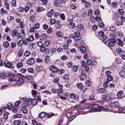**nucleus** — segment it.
Instances as JSON below:
<instances>
[{"mask_svg": "<svg viewBox=\"0 0 125 125\" xmlns=\"http://www.w3.org/2000/svg\"><path fill=\"white\" fill-rule=\"evenodd\" d=\"M31 54L30 52L29 51L27 50L24 53V55L26 56H28Z\"/></svg>", "mask_w": 125, "mask_h": 125, "instance_id": "nucleus-49", "label": "nucleus"}, {"mask_svg": "<svg viewBox=\"0 0 125 125\" xmlns=\"http://www.w3.org/2000/svg\"><path fill=\"white\" fill-rule=\"evenodd\" d=\"M80 52L82 53H84L86 51V49L85 47L84 46H81L79 47Z\"/></svg>", "mask_w": 125, "mask_h": 125, "instance_id": "nucleus-16", "label": "nucleus"}, {"mask_svg": "<svg viewBox=\"0 0 125 125\" xmlns=\"http://www.w3.org/2000/svg\"><path fill=\"white\" fill-rule=\"evenodd\" d=\"M23 40H21L18 42V45L19 46H21L23 45Z\"/></svg>", "mask_w": 125, "mask_h": 125, "instance_id": "nucleus-51", "label": "nucleus"}, {"mask_svg": "<svg viewBox=\"0 0 125 125\" xmlns=\"http://www.w3.org/2000/svg\"><path fill=\"white\" fill-rule=\"evenodd\" d=\"M63 91L62 89H59L57 90V92L58 96H60Z\"/></svg>", "mask_w": 125, "mask_h": 125, "instance_id": "nucleus-34", "label": "nucleus"}, {"mask_svg": "<svg viewBox=\"0 0 125 125\" xmlns=\"http://www.w3.org/2000/svg\"><path fill=\"white\" fill-rule=\"evenodd\" d=\"M6 76H9L10 74V73L7 71H5L3 73Z\"/></svg>", "mask_w": 125, "mask_h": 125, "instance_id": "nucleus-53", "label": "nucleus"}, {"mask_svg": "<svg viewBox=\"0 0 125 125\" xmlns=\"http://www.w3.org/2000/svg\"><path fill=\"white\" fill-rule=\"evenodd\" d=\"M123 94V92L122 91H120L118 92L117 95L118 97H120Z\"/></svg>", "mask_w": 125, "mask_h": 125, "instance_id": "nucleus-52", "label": "nucleus"}, {"mask_svg": "<svg viewBox=\"0 0 125 125\" xmlns=\"http://www.w3.org/2000/svg\"><path fill=\"white\" fill-rule=\"evenodd\" d=\"M116 42L115 39H110V41L108 43V45L112 47L115 45V42Z\"/></svg>", "mask_w": 125, "mask_h": 125, "instance_id": "nucleus-7", "label": "nucleus"}, {"mask_svg": "<svg viewBox=\"0 0 125 125\" xmlns=\"http://www.w3.org/2000/svg\"><path fill=\"white\" fill-rule=\"evenodd\" d=\"M118 14L121 16H123L124 14V11L122 9H118Z\"/></svg>", "mask_w": 125, "mask_h": 125, "instance_id": "nucleus-25", "label": "nucleus"}, {"mask_svg": "<svg viewBox=\"0 0 125 125\" xmlns=\"http://www.w3.org/2000/svg\"><path fill=\"white\" fill-rule=\"evenodd\" d=\"M54 13V11L53 9H51L48 12L47 14V16L48 17L51 18L53 15Z\"/></svg>", "mask_w": 125, "mask_h": 125, "instance_id": "nucleus-11", "label": "nucleus"}, {"mask_svg": "<svg viewBox=\"0 0 125 125\" xmlns=\"http://www.w3.org/2000/svg\"><path fill=\"white\" fill-rule=\"evenodd\" d=\"M116 52L117 54H118L120 55H121L124 53V51H123L121 48L120 47L116 49Z\"/></svg>", "mask_w": 125, "mask_h": 125, "instance_id": "nucleus-15", "label": "nucleus"}, {"mask_svg": "<svg viewBox=\"0 0 125 125\" xmlns=\"http://www.w3.org/2000/svg\"><path fill=\"white\" fill-rule=\"evenodd\" d=\"M97 91L98 92L100 93H106L107 92L106 90L104 88L99 89Z\"/></svg>", "mask_w": 125, "mask_h": 125, "instance_id": "nucleus-29", "label": "nucleus"}, {"mask_svg": "<svg viewBox=\"0 0 125 125\" xmlns=\"http://www.w3.org/2000/svg\"><path fill=\"white\" fill-rule=\"evenodd\" d=\"M3 45L4 47L6 48H8L9 46V44L7 42H5L3 43Z\"/></svg>", "mask_w": 125, "mask_h": 125, "instance_id": "nucleus-46", "label": "nucleus"}, {"mask_svg": "<svg viewBox=\"0 0 125 125\" xmlns=\"http://www.w3.org/2000/svg\"><path fill=\"white\" fill-rule=\"evenodd\" d=\"M9 114V113L6 112L3 114L5 120H6L8 118V115Z\"/></svg>", "mask_w": 125, "mask_h": 125, "instance_id": "nucleus-55", "label": "nucleus"}, {"mask_svg": "<svg viewBox=\"0 0 125 125\" xmlns=\"http://www.w3.org/2000/svg\"><path fill=\"white\" fill-rule=\"evenodd\" d=\"M27 63L30 65L34 64L35 63V60L34 58L31 57L29 59L27 62Z\"/></svg>", "mask_w": 125, "mask_h": 125, "instance_id": "nucleus-6", "label": "nucleus"}, {"mask_svg": "<svg viewBox=\"0 0 125 125\" xmlns=\"http://www.w3.org/2000/svg\"><path fill=\"white\" fill-rule=\"evenodd\" d=\"M92 12V10L91 9H90L89 10L87 14L88 16H90L91 15Z\"/></svg>", "mask_w": 125, "mask_h": 125, "instance_id": "nucleus-61", "label": "nucleus"}, {"mask_svg": "<svg viewBox=\"0 0 125 125\" xmlns=\"http://www.w3.org/2000/svg\"><path fill=\"white\" fill-rule=\"evenodd\" d=\"M10 78L8 79V81L10 82H12L13 81H15L16 80V79H13L15 78L14 75L12 74H10L9 76Z\"/></svg>", "mask_w": 125, "mask_h": 125, "instance_id": "nucleus-9", "label": "nucleus"}, {"mask_svg": "<svg viewBox=\"0 0 125 125\" xmlns=\"http://www.w3.org/2000/svg\"><path fill=\"white\" fill-rule=\"evenodd\" d=\"M56 21L55 20L54 18H52L50 19V23L51 25H53L55 24Z\"/></svg>", "mask_w": 125, "mask_h": 125, "instance_id": "nucleus-45", "label": "nucleus"}, {"mask_svg": "<svg viewBox=\"0 0 125 125\" xmlns=\"http://www.w3.org/2000/svg\"><path fill=\"white\" fill-rule=\"evenodd\" d=\"M88 108L89 109H91V110L90 111H89L88 112H92V111H93V110L92 109H96V111H98V112H100L101 111V109L100 108V109H99L98 108H94V107L92 106H90Z\"/></svg>", "mask_w": 125, "mask_h": 125, "instance_id": "nucleus-23", "label": "nucleus"}, {"mask_svg": "<svg viewBox=\"0 0 125 125\" xmlns=\"http://www.w3.org/2000/svg\"><path fill=\"white\" fill-rule=\"evenodd\" d=\"M86 75L83 72H82L81 74L80 75V80H83L84 79H86Z\"/></svg>", "mask_w": 125, "mask_h": 125, "instance_id": "nucleus-13", "label": "nucleus"}, {"mask_svg": "<svg viewBox=\"0 0 125 125\" xmlns=\"http://www.w3.org/2000/svg\"><path fill=\"white\" fill-rule=\"evenodd\" d=\"M70 98L76 101H77L79 99V97L77 95H75L73 93H72L70 95Z\"/></svg>", "mask_w": 125, "mask_h": 125, "instance_id": "nucleus-8", "label": "nucleus"}, {"mask_svg": "<svg viewBox=\"0 0 125 125\" xmlns=\"http://www.w3.org/2000/svg\"><path fill=\"white\" fill-rule=\"evenodd\" d=\"M109 83L108 81H106L105 82L103 83V87L104 88H106L107 87Z\"/></svg>", "mask_w": 125, "mask_h": 125, "instance_id": "nucleus-63", "label": "nucleus"}, {"mask_svg": "<svg viewBox=\"0 0 125 125\" xmlns=\"http://www.w3.org/2000/svg\"><path fill=\"white\" fill-rule=\"evenodd\" d=\"M66 116L67 118H70L69 120L70 121H72L75 117L73 118H72L73 117L72 116V114L70 112L67 113L66 114Z\"/></svg>", "mask_w": 125, "mask_h": 125, "instance_id": "nucleus-14", "label": "nucleus"}, {"mask_svg": "<svg viewBox=\"0 0 125 125\" xmlns=\"http://www.w3.org/2000/svg\"><path fill=\"white\" fill-rule=\"evenodd\" d=\"M23 51L21 50H20L18 53V56L20 57L23 55Z\"/></svg>", "mask_w": 125, "mask_h": 125, "instance_id": "nucleus-56", "label": "nucleus"}, {"mask_svg": "<svg viewBox=\"0 0 125 125\" xmlns=\"http://www.w3.org/2000/svg\"><path fill=\"white\" fill-rule=\"evenodd\" d=\"M82 3L84 4L86 7L89 8L91 5L90 2L87 1L85 0H81Z\"/></svg>", "mask_w": 125, "mask_h": 125, "instance_id": "nucleus-12", "label": "nucleus"}, {"mask_svg": "<svg viewBox=\"0 0 125 125\" xmlns=\"http://www.w3.org/2000/svg\"><path fill=\"white\" fill-rule=\"evenodd\" d=\"M45 9L43 7H38L37 10V12H40L45 10Z\"/></svg>", "mask_w": 125, "mask_h": 125, "instance_id": "nucleus-30", "label": "nucleus"}, {"mask_svg": "<svg viewBox=\"0 0 125 125\" xmlns=\"http://www.w3.org/2000/svg\"><path fill=\"white\" fill-rule=\"evenodd\" d=\"M21 121L20 120H15L13 122V125H19L21 123Z\"/></svg>", "mask_w": 125, "mask_h": 125, "instance_id": "nucleus-32", "label": "nucleus"}, {"mask_svg": "<svg viewBox=\"0 0 125 125\" xmlns=\"http://www.w3.org/2000/svg\"><path fill=\"white\" fill-rule=\"evenodd\" d=\"M69 36L71 38H74L75 41H79L81 38L80 36V33L79 31L75 32L73 35L72 34H70Z\"/></svg>", "mask_w": 125, "mask_h": 125, "instance_id": "nucleus-1", "label": "nucleus"}, {"mask_svg": "<svg viewBox=\"0 0 125 125\" xmlns=\"http://www.w3.org/2000/svg\"><path fill=\"white\" fill-rule=\"evenodd\" d=\"M30 41L29 40V38H27L24 41V45H27L29 43Z\"/></svg>", "mask_w": 125, "mask_h": 125, "instance_id": "nucleus-50", "label": "nucleus"}, {"mask_svg": "<svg viewBox=\"0 0 125 125\" xmlns=\"http://www.w3.org/2000/svg\"><path fill=\"white\" fill-rule=\"evenodd\" d=\"M63 79L65 82H67L69 79V76L67 74H65L63 77Z\"/></svg>", "mask_w": 125, "mask_h": 125, "instance_id": "nucleus-17", "label": "nucleus"}, {"mask_svg": "<svg viewBox=\"0 0 125 125\" xmlns=\"http://www.w3.org/2000/svg\"><path fill=\"white\" fill-rule=\"evenodd\" d=\"M47 37V35L45 34H42L39 37L40 40L42 41L46 39Z\"/></svg>", "mask_w": 125, "mask_h": 125, "instance_id": "nucleus-22", "label": "nucleus"}, {"mask_svg": "<svg viewBox=\"0 0 125 125\" xmlns=\"http://www.w3.org/2000/svg\"><path fill=\"white\" fill-rule=\"evenodd\" d=\"M18 106H16L14 105V106L12 107V111L13 113H16L18 109Z\"/></svg>", "mask_w": 125, "mask_h": 125, "instance_id": "nucleus-33", "label": "nucleus"}, {"mask_svg": "<svg viewBox=\"0 0 125 125\" xmlns=\"http://www.w3.org/2000/svg\"><path fill=\"white\" fill-rule=\"evenodd\" d=\"M17 32V31L16 30H14L11 32V35L12 36H15L16 35Z\"/></svg>", "mask_w": 125, "mask_h": 125, "instance_id": "nucleus-42", "label": "nucleus"}, {"mask_svg": "<svg viewBox=\"0 0 125 125\" xmlns=\"http://www.w3.org/2000/svg\"><path fill=\"white\" fill-rule=\"evenodd\" d=\"M45 115L44 112H41L39 114V117L40 118H43L45 117Z\"/></svg>", "mask_w": 125, "mask_h": 125, "instance_id": "nucleus-36", "label": "nucleus"}, {"mask_svg": "<svg viewBox=\"0 0 125 125\" xmlns=\"http://www.w3.org/2000/svg\"><path fill=\"white\" fill-rule=\"evenodd\" d=\"M21 103V101H16L15 103V104L14 105L16 106H18Z\"/></svg>", "mask_w": 125, "mask_h": 125, "instance_id": "nucleus-64", "label": "nucleus"}, {"mask_svg": "<svg viewBox=\"0 0 125 125\" xmlns=\"http://www.w3.org/2000/svg\"><path fill=\"white\" fill-rule=\"evenodd\" d=\"M76 30L78 31H80L83 30V28L82 25L79 24L78 25L76 26Z\"/></svg>", "mask_w": 125, "mask_h": 125, "instance_id": "nucleus-20", "label": "nucleus"}, {"mask_svg": "<svg viewBox=\"0 0 125 125\" xmlns=\"http://www.w3.org/2000/svg\"><path fill=\"white\" fill-rule=\"evenodd\" d=\"M30 102L31 104H32L33 105H36L38 103L37 100L35 98L33 99L31 98Z\"/></svg>", "mask_w": 125, "mask_h": 125, "instance_id": "nucleus-19", "label": "nucleus"}, {"mask_svg": "<svg viewBox=\"0 0 125 125\" xmlns=\"http://www.w3.org/2000/svg\"><path fill=\"white\" fill-rule=\"evenodd\" d=\"M35 45L34 43H32L31 44H29L28 48L30 50H34V46Z\"/></svg>", "mask_w": 125, "mask_h": 125, "instance_id": "nucleus-21", "label": "nucleus"}, {"mask_svg": "<svg viewBox=\"0 0 125 125\" xmlns=\"http://www.w3.org/2000/svg\"><path fill=\"white\" fill-rule=\"evenodd\" d=\"M50 70L53 72L56 73L59 71L58 68L55 65L50 66L49 67Z\"/></svg>", "mask_w": 125, "mask_h": 125, "instance_id": "nucleus-5", "label": "nucleus"}, {"mask_svg": "<svg viewBox=\"0 0 125 125\" xmlns=\"http://www.w3.org/2000/svg\"><path fill=\"white\" fill-rule=\"evenodd\" d=\"M27 70L29 72L32 73H33L34 72L33 69L32 68H28L27 69Z\"/></svg>", "mask_w": 125, "mask_h": 125, "instance_id": "nucleus-62", "label": "nucleus"}, {"mask_svg": "<svg viewBox=\"0 0 125 125\" xmlns=\"http://www.w3.org/2000/svg\"><path fill=\"white\" fill-rule=\"evenodd\" d=\"M13 106V105L12 103H8L6 104V108L8 109H10Z\"/></svg>", "mask_w": 125, "mask_h": 125, "instance_id": "nucleus-28", "label": "nucleus"}, {"mask_svg": "<svg viewBox=\"0 0 125 125\" xmlns=\"http://www.w3.org/2000/svg\"><path fill=\"white\" fill-rule=\"evenodd\" d=\"M68 21L69 22L68 26L70 29H73L75 27V24L73 22V20L72 19H68Z\"/></svg>", "mask_w": 125, "mask_h": 125, "instance_id": "nucleus-2", "label": "nucleus"}, {"mask_svg": "<svg viewBox=\"0 0 125 125\" xmlns=\"http://www.w3.org/2000/svg\"><path fill=\"white\" fill-rule=\"evenodd\" d=\"M3 64L4 66L7 68H10L12 66V64L7 61L5 60Z\"/></svg>", "mask_w": 125, "mask_h": 125, "instance_id": "nucleus-10", "label": "nucleus"}, {"mask_svg": "<svg viewBox=\"0 0 125 125\" xmlns=\"http://www.w3.org/2000/svg\"><path fill=\"white\" fill-rule=\"evenodd\" d=\"M51 42L50 41L47 40L44 42V44L46 46H47L50 45Z\"/></svg>", "mask_w": 125, "mask_h": 125, "instance_id": "nucleus-48", "label": "nucleus"}, {"mask_svg": "<svg viewBox=\"0 0 125 125\" xmlns=\"http://www.w3.org/2000/svg\"><path fill=\"white\" fill-rule=\"evenodd\" d=\"M107 96L106 95L102 94L101 95V100L104 101L107 98Z\"/></svg>", "mask_w": 125, "mask_h": 125, "instance_id": "nucleus-40", "label": "nucleus"}, {"mask_svg": "<svg viewBox=\"0 0 125 125\" xmlns=\"http://www.w3.org/2000/svg\"><path fill=\"white\" fill-rule=\"evenodd\" d=\"M24 78L30 80H33L34 79V77L33 76H32L30 75L26 76H24Z\"/></svg>", "mask_w": 125, "mask_h": 125, "instance_id": "nucleus-26", "label": "nucleus"}, {"mask_svg": "<svg viewBox=\"0 0 125 125\" xmlns=\"http://www.w3.org/2000/svg\"><path fill=\"white\" fill-rule=\"evenodd\" d=\"M117 34L120 37H122L124 36V35L123 33L121 31H117Z\"/></svg>", "mask_w": 125, "mask_h": 125, "instance_id": "nucleus-38", "label": "nucleus"}, {"mask_svg": "<svg viewBox=\"0 0 125 125\" xmlns=\"http://www.w3.org/2000/svg\"><path fill=\"white\" fill-rule=\"evenodd\" d=\"M119 75L122 77L125 78V71H121L119 72Z\"/></svg>", "mask_w": 125, "mask_h": 125, "instance_id": "nucleus-27", "label": "nucleus"}, {"mask_svg": "<svg viewBox=\"0 0 125 125\" xmlns=\"http://www.w3.org/2000/svg\"><path fill=\"white\" fill-rule=\"evenodd\" d=\"M76 86L78 88L82 89L83 87V85L82 83H79L77 84Z\"/></svg>", "mask_w": 125, "mask_h": 125, "instance_id": "nucleus-39", "label": "nucleus"}, {"mask_svg": "<svg viewBox=\"0 0 125 125\" xmlns=\"http://www.w3.org/2000/svg\"><path fill=\"white\" fill-rule=\"evenodd\" d=\"M31 100L30 98H24V105L25 106H28L31 104Z\"/></svg>", "mask_w": 125, "mask_h": 125, "instance_id": "nucleus-3", "label": "nucleus"}, {"mask_svg": "<svg viewBox=\"0 0 125 125\" xmlns=\"http://www.w3.org/2000/svg\"><path fill=\"white\" fill-rule=\"evenodd\" d=\"M109 36L111 38V39H115L114 38L116 36L115 34L113 33H110Z\"/></svg>", "mask_w": 125, "mask_h": 125, "instance_id": "nucleus-57", "label": "nucleus"}, {"mask_svg": "<svg viewBox=\"0 0 125 125\" xmlns=\"http://www.w3.org/2000/svg\"><path fill=\"white\" fill-rule=\"evenodd\" d=\"M22 117V115L21 114H16L14 115L13 116L14 118H20Z\"/></svg>", "mask_w": 125, "mask_h": 125, "instance_id": "nucleus-58", "label": "nucleus"}, {"mask_svg": "<svg viewBox=\"0 0 125 125\" xmlns=\"http://www.w3.org/2000/svg\"><path fill=\"white\" fill-rule=\"evenodd\" d=\"M31 93L32 95L34 97H36V95L37 94V92L36 91L34 90H32L31 91Z\"/></svg>", "mask_w": 125, "mask_h": 125, "instance_id": "nucleus-43", "label": "nucleus"}, {"mask_svg": "<svg viewBox=\"0 0 125 125\" xmlns=\"http://www.w3.org/2000/svg\"><path fill=\"white\" fill-rule=\"evenodd\" d=\"M112 5L113 7L115 8H116L118 7V4L116 2H112Z\"/></svg>", "mask_w": 125, "mask_h": 125, "instance_id": "nucleus-44", "label": "nucleus"}, {"mask_svg": "<svg viewBox=\"0 0 125 125\" xmlns=\"http://www.w3.org/2000/svg\"><path fill=\"white\" fill-rule=\"evenodd\" d=\"M61 4V2L60 0H55L54 3V5L56 7L59 6Z\"/></svg>", "mask_w": 125, "mask_h": 125, "instance_id": "nucleus-18", "label": "nucleus"}, {"mask_svg": "<svg viewBox=\"0 0 125 125\" xmlns=\"http://www.w3.org/2000/svg\"><path fill=\"white\" fill-rule=\"evenodd\" d=\"M50 59V57L46 55L44 59V62L45 63H48Z\"/></svg>", "mask_w": 125, "mask_h": 125, "instance_id": "nucleus-37", "label": "nucleus"}, {"mask_svg": "<svg viewBox=\"0 0 125 125\" xmlns=\"http://www.w3.org/2000/svg\"><path fill=\"white\" fill-rule=\"evenodd\" d=\"M18 74L21 76V77H19L18 78V80L16 82V83L18 84H23V76L20 73H19Z\"/></svg>", "mask_w": 125, "mask_h": 125, "instance_id": "nucleus-4", "label": "nucleus"}, {"mask_svg": "<svg viewBox=\"0 0 125 125\" xmlns=\"http://www.w3.org/2000/svg\"><path fill=\"white\" fill-rule=\"evenodd\" d=\"M11 4L13 6L15 7L16 5V1L15 0H12L11 1Z\"/></svg>", "mask_w": 125, "mask_h": 125, "instance_id": "nucleus-59", "label": "nucleus"}, {"mask_svg": "<svg viewBox=\"0 0 125 125\" xmlns=\"http://www.w3.org/2000/svg\"><path fill=\"white\" fill-rule=\"evenodd\" d=\"M24 117L26 119L24 121L25 118L24 117V125H27V122L28 121V119L29 117V116H25Z\"/></svg>", "mask_w": 125, "mask_h": 125, "instance_id": "nucleus-35", "label": "nucleus"}, {"mask_svg": "<svg viewBox=\"0 0 125 125\" xmlns=\"http://www.w3.org/2000/svg\"><path fill=\"white\" fill-rule=\"evenodd\" d=\"M60 17L61 19L62 20H64L65 19V16L63 13L60 14Z\"/></svg>", "mask_w": 125, "mask_h": 125, "instance_id": "nucleus-60", "label": "nucleus"}, {"mask_svg": "<svg viewBox=\"0 0 125 125\" xmlns=\"http://www.w3.org/2000/svg\"><path fill=\"white\" fill-rule=\"evenodd\" d=\"M113 79L111 75L107 77V81L108 82L111 81Z\"/></svg>", "mask_w": 125, "mask_h": 125, "instance_id": "nucleus-54", "label": "nucleus"}, {"mask_svg": "<svg viewBox=\"0 0 125 125\" xmlns=\"http://www.w3.org/2000/svg\"><path fill=\"white\" fill-rule=\"evenodd\" d=\"M56 34L58 37H62L63 33L60 31H58L56 32Z\"/></svg>", "mask_w": 125, "mask_h": 125, "instance_id": "nucleus-31", "label": "nucleus"}, {"mask_svg": "<svg viewBox=\"0 0 125 125\" xmlns=\"http://www.w3.org/2000/svg\"><path fill=\"white\" fill-rule=\"evenodd\" d=\"M78 67L76 65H75L73 67L72 70L74 72H76L78 70Z\"/></svg>", "mask_w": 125, "mask_h": 125, "instance_id": "nucleus-41", "label": "nucleus"}, {"mask_svg": "<svg viewBox=\"0 0 125 125\" xmlns=\"http://www.w3.org/2000/svg\"><path fill=\"white\" fill-rule=\"evenodd\" d=\"M117 44L119 46H122L124 45L123 41L119 39H117Z\"/></svg>", "mask_w": 125, "mask_h": 125, "instance_id": "nucleus-24", "label": "nucleus"}, {"mask_svg": "<svg viewBox=\"0 0 125 125\" xmlns=\"http://www.w3.org/2000/svg\"><path fill=\"white\" fill-rule=\"evenodd\" d=\"M4 5L7 9L8 10H9V5L8 2L6 1H5Z\"/></svg>", "mask_w": 125, "mask_h": 125, "instance_id": "nucleus-47", "label": "nucleus"}]
</instances>
